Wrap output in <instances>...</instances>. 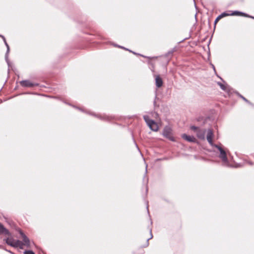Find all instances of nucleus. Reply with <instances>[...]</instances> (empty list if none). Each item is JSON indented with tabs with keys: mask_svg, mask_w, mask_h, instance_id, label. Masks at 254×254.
Wrapping results in <instances>:
<instances>
[{
	"mask_svg": "<svg viewBox=\"0 0 254 254\" xmlns=\"http://www.w3.org/2000/svg\"><path fill=\"white\" fill-rule=\"evenodd\" d=\"M215 147L218 149L220 151L219 157L222 159L225 164L228 163V159L226 155V151L220 146L218 145H215Z\"/></svg>",
	"mask_w": 254,
	"mask_h": 254,
	"instance_id": "2",
	"label": "nucleus"
},
{
	"mask_svg": "<svg viewBox=\"0 0 254 254\" xmlns=\"http://www.w3.org/2000/svg\"><path fill=\"white\" fill-rule=\"evenodd\" d=\"M190 128L193 130H194V131H196V132H197V130H199V129L197 127H195V126H191L190 127Z\"/></svg>",
	"mask_w": 254,
	"mask_h": 254,
	"instance_id": "18",
	"label": "nucleus"
},
{
	"mask_svg": "<svg viewBox=\"0 0 254 254\" xmlns=\"http://www.w3.org/2000/svg\"><path fill=\"white\" fill-rule=\"evenodd\" d=\"M213 137V133L211 129H209L207 130V133L206 136V139L207 141L208 142L209 144L211 146L215 147V145H216L217 144H215L213 143L212 141V138Z\"/></svg>",
	"mask_w": 254,
	"mask_h": 254,
	"instance_id": "5",
	"label": "nucleus"
},
{
	"mask_svg": "<svg viewBox=\"0 0 254 254\" xmlns=\"http://www.w3.org/2000/svg\"><path fill=\"white\" fill-rule=\"evenodd\" d=\"M8 252L12 253L10 251H7Z\"/></svg>",
	"mask_w": 254,
	"mask_h": 254,
	"instance_id": "24",
	"label": "nucleus"
},
{
	"mask_svg": "<svg viewBox=\"0 0 254 254\" xmlns=\"http://www.w3.org/2000/svg\"><path fill=\"white\" fill-rule=\"evenodd\" d=\"M143 119L151 130L155 131H156L158 130V126L157 124L154 121L150 119L148 116H143Z\"/></svg>",
	"mask_w": 254,
	"mask_h": 254,
	"instance_id": "1",
	"label": "nucleus"
},
{
	"mask_svg": "<svg viewBox=\"0 0 254 254\" xmlns=\"http://www.w3.org/2000/svg\"><path fill=\"white\" fill-rule=\"evenodd\" d=\"M24 254H35L32 251H25L24 252Z\"/></svg>",
	"mask_w": 254,
	"mask_h": 254,
	"instance_id": "17",
	"label": "nucleus"
},
{
	"mask_svg": "<svg viewBox=\"0 0 254 254\" xmlns=\"http://www.w3.org/2000/svg\"><path fill=\"white\" fill-rule=\"evenodd\" d=\"M24 243L20 240H16L14 245V248H19L21 249H23Z\"/></svg>",
	"mask_w": 254,
	"mask_h": 254,
	"instance_id": "14",
	"label": "nucleus"
},
{
	"mask_svg": "<svg viewBox=\"0 0 254 254\" xmlns=\"http://www.w3.org/2000/svg\"><path fill=\"white\" fill-rule=\"evenodd\" d=\"M152 237H153L152 234L151 233V237L150 238L148 239V240H149L150 239H152Z\"/></svg>",
	"mask_w": 254,
	"mask_h": 254,
	"instance_id": "22",
	"label": "nucleus"
},
{
	"mask_svg": "<svg viewBox=\"0 0 254 254\" xmlns=\"http://www.w3.org/2000/svg\"><path fill=\"white\" fill-rule=\"evenodd\" d=\"M15 241L16 240H14L12 238H8L5 240L6 243L12 247H14Z\"/></svg>",
	"mask_w": 254,
	"mask_h": 254,
	"instance_id": "13",
	"label": "nucleus"
},
{
	"mask_svg": "<svg viewBox=\"0 0 254 254\" xmlns=\"http://www.w3.org/2000/svg\"><path fill=\"white\" fill-rule=\"evenodd\" d=\"M163 135L171 141H175L174 138L171 135V129L168 127H166L164 128Z\"/></svg>",
	"mask_w": 254,
	"mask_h": 254,
	"instance_id": "4",
	"label": "nucleus"
},
{
	"mask_svg": "<svg viewBox=\"0 0 254 254\" xmlns=\"http://www.w3.org/2000/svg\"><path fill=\"white\" fill-rule=\"evenodd\" d=\"M249 163L250 165H252V164H253V163H252V162H249Z\"/></svg>",
	"mask_w": 254,
	"mask_h": 254,
	"instance_id": "23",
	"label": "nucleus"
},
{
	"mask_svg": "<svg viewBox=\"0 0 254 254\" xmlns=\"http://www.w3.org/2000/svg\"><path fill=\"white\" fill-rule=\"evenodd\" d=\"M119 47H120V48H122V49H126V50H128V49H126V48H125L124 47H122V46H119Z\"/></svg>",
	"mask_w": 254,
	"mask_h": 254,
	"instance_id": "21",
	"label": "nucleus"
},
{
	"mask_svg": "<svg viewBox=\"0 0 254 254\" xmlns=\"http://www.w3.org/2000/svg\"><path fill=\"white\" fill-rule=\"evenodd\" d=\"M20 83L22 87H33L38 85V84L32 83L28 80L21 81Z\"/></svg>",
	"mask_w": 254,
	"mask_h": 254,
	"instance_id": "6",
	"label": "nucleus"
},
{
	"mask_svg": "<svg viewBox=\"0 0 254 254\" xmlns=\"http://www.w3.org/2000/svg\"><path fill=\"white\" fill-rule=\"evenodd\" d=\"M19 234L23 238L22 242L24 243V246L25 245L27 247H29L30 240L29 238L23 233V232L21 230H19Z\"/></svg>",
	"mask_w": 254,
	"mask_h": 254,
	"instance_id": "7",
	"label": "nucleus"
},
{
	"mask_svg": "<svg viewBox=\"0 0 254 254\" xmlns=\"http://www.w3.org/2000/svg\"><path fill=\"white\" fill-rule=\"evenodd\" d=\"M0 37H1L3 40V42L4 43V44L6 46V48H7V51H6V53L5 54V60L6 61H7V59H8V53L9 52V51H10V49H9V47L8 45V44L7 43L6 41V39L5 38V37L3 36V35H0Z\"/></svg>",
	"mask_w": 254,
	"mask_h": 254,
	"instance_id": "12",
	"label": "nucleus"
},
{
	"mask_svg": "<svg viewBox=\"0 0 254 254\" xmlns=\"http://www.w3.org/2000/svg\"><path fill=\"white\" fill-rule=\"evenodd\" d=\"M4 234L5 235L11 236V233L5 228L3 225L0 223V235Z\"/></svg>",
	"mask_w": 254,
	"mask_h": 254,
	"instance_id": "8",
	"label": "nucleus"
},
{
	"mask_svg": "<svg viewBox=\"0 0 254 254\" xmlns=\"http://www.w3.org/2000/svg\"><path fill=\"white\" fill-rule=\"evenodd\" d=\"M229 15H242V16H246V17H251V18L254 19V17L253 16H249L247 14H246V13L242 12L237 11H235L231 14H229V13H227L225 12L222 13L221 14L219 15L220 17H221V18H222L223 17H224L225 16H229Z\"/></svg>",
	"mask_w": 254,
	"mask_h": 254,
	"instance_id": "3",
	"label": "nucleus"
},
{
	"mask_svg": "<svg viewBox=\"0 0 254 254\" xmlns=\"http://www.w3.org/2000/svg\"><path fill=\"white\" fill-rule=\"evenodd\" d=\"M218 84L220 86V88L222 90H226L225 86L222 83H221L220 82H218Z\"/></svg>",
	"mask_w": 254,
	"mask_h": 254,
	"instance_id": "15",
	"label": "nucleus"
},
{
	"mask_svg": "<svg viewBox=\"0 0 254 254\" xmlns=\"http://www.w3.org/2000/svg\"><path fill=\"white\" fill-rule=\"evenodd\" d=\"M182 137L183 139L190 142H194L196 141V139L194 136L188 135L186 134H182Z\"/></svg>",
	"mask_w": 254,
	"mask_h": 254,
	"instance_id": "9",
	"label": "nucleus"
},
{
	"mask_svg": "<svg viewBox=\"0 0 254 254\" xmlns=\"http://www.w3.org/2000/svg\"><path fill=\"white\" fill-rule=\"evenodd\" d=\"M239 96L241 98H242L246 102L249 103V101L246 98H245L244 97H243L242 95H239Z\"/></svg>",
	"mask_w": 254,
	"mask_h": 254,
	"instance_id": "20",
	"label": "nucleus"
},
{
	"mask_svg": "<svg viewBox=\"0 0 254 254\" xmlns=\"http://www.w3.org/2000/svg\"><path fill=\"white\" fill-rule=\"evenodd\" d=\"M155 85L157 88L161 87L163 85V81L159 75H155Z\"/></svg>",
	"mask_w": 254,
	"mask_h": 254,
	"instance_id": "10",
	"label": "nucleus"
},
{
	"mask_svg": "<svg viewBox=\"0 0 254 254\" xmlns=\"http://www.w3.org/2000/svg\"><path fill=\"white\" fill-rule=\"evenodd\" d=\"M206 130L205 129H199L197 132V136L198 138L201 139H204L205 138Z\"/></svg>",
	"mask_w": 254,
	"mask_h": 254,
	"instance_id": "11",
	"label": "nucleus"
},
{
	"mask_svg": "<svg viewBox=\"0 0 254 254\" xmlns=\"http://www.w3.org/2000/svg\"><path fill=\"white\" fill-rule=\"evenodd\" d=\"M221 17H220V16L219 15L215 19V21H214V24L215 25L216 24V23L220 20L221 19Z\"/></svg>",
	"mask_w": 254,
	"mask_h": 254,
	"instance_id": "19",
	"label": "nucleus"
},
{
	"mask_svg": "<svg viewBox=\"0 0 254 254\" xmlns=\"http://www.w3.org/2000/svg\"><path fill=\"white\" fill-rule=\"evenodd\" d=\"M175 50H172L171 51H169L167 54H166V56H169L170 55H172L173 53L175 52Z\"/></svg>",
	"mask_w": 254,
	"mask_h": 254,
	"instance_id": "16",
	"label": "nucleus"
}]
</instances>
